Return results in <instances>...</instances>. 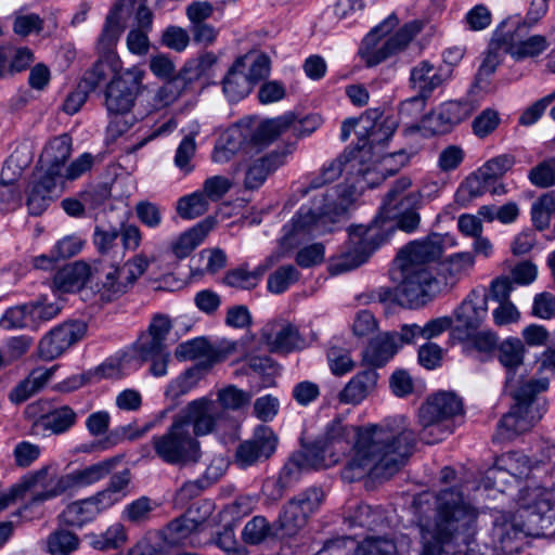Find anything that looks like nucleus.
I'll use <instances>...</instances> for the list:
<instances>
[{
  "mask_svg": "<svg viewBox=\"0 0 555 555\" xmlns=\"http://www.w3.org/2000/svg\"><path fill=\"white\" fill-rule=\"evenodd\" d=\"M352 439L354 444L341 473L349 482L369 475L387 477L397 473L411 454L415 435L402 415L364 427L349 425L343 416H337L326 425L322 437L310 449L334 464Z\"/></svg>",
  "mask_w": 555,
  "mask_h": 555,
  "instance_id": "nucleus-1",
  "label": "nucleus"
},
{
  "mask_svg": "<svg viewBox=\"0 0 555 555\" xmlns=\"http://www.w3.org/2000/svg\"><path fill=\"white\" fill-rule=\"evenodd\" d=\"M402 151L385 154L383 150L372 152V146L358 145L332 160L307 185L298 189L301 196L311 195L312 216L324 230L327 220L343 214L354 195L365 188H374L397 172L406 162Z\"/></svg>",
  "mask_w": 555,
  "mask_h": 555,
  "instance_id": "nucleus-2",
  "label": "nucleus"
},
{
  "mask_svg": "<svg viewBox=\"0 0 555 555\" xmlns=\"http://www.w3.org/2000/svg\"><path fill=\"white\" fill-rule=\"evenodd\" d=\"M446 237L431 233L401 248L393 261L391 278L397 283V296L402 305L417 307L439 292L431 263L444 253Z\"/></svg>",
  "mask_w": 555,
  "mask_h": 555,
  "instance_id": "nucleus-3",
  "label": "nucleus"
},
{
  "mask_svg": "<svg viewBox=\"0 0 555 555\" xmlns=\"http://www.w3.org/2000/svg\"><path fill=\"white\" fill-rule=\"evenodd\" d=\"M435 503V519L420 518L423 548L421 555H441V545L467 531L476 522L478 512L455 489H446L437 495L424 492L414 499V507L422 515L424 506Z\"/></svg>",
  "mask_w": 555,
  "mask_h": 555,
  "instance_id": "nucleus-4",
  "label": "nucleus"
},
{
  "mask_svg": "<svg viewBox=\"0 0 555 555\" xmlns=\"http://www.w3.org/2000/svg\"><path fill=\"white\" fill-rule=\"evenodd\" d=\"M294 122L293 115H284L262 122L243 120L230 128L215 145L211 159L216 164L230 162L237 152L246 157L253 151H262Z\"/></svg>",
  "mask_w": 555,
  "mask_h": 555,
  "instance_id": "nucleus-5",
  "label": "nucleus"
},
{
  "mask_svg": "<svg viewBox=\"0 0 555 555\" xmlns=\"http://www.w3.org/2000/svg\"><path fill=\"white\" fill-rule=\"evenodd\" d=\"M398 25L397 15L390 14L364 37L359 54L367 66H375L404 51L411 41L428 26V22L424 18L412 20L392 34Z\"/></svg>",
  "mask_w": 555,
  "mask_h": 555,
  "instance_id": "nucleus-6",
  "label": "nucleus"
},
{
  "mask_svg": "<svg viewBox=\"0 0 555 555\" xmlns=\"http://www.w3.org/2000/svg\"><path fill=\"white\" fill-rule=\"evenodd\" d=\"M312 210L302 206L298 214L283 228V236L280 242L281 250L271 254L255 271H247L243 268L232 270L224 276V283L231 287L250 289L255 287L266 270L279 262L285 253L296 247L310 234L323 232Z\"/></svg>",
  "mask_w": 555,
  "mask_h": 555,
  "instance_id": "nucleus-7",
  "label": "nucleus"
},
{
  "mask_svg": "<svg viewBox=\"0 0 555 555\" xmlns=\"http://www.w3.org/2000/svg\"><path fill=\"white\" fill-rule=\"evenodd\" d=\"M513 389L515 404L499 423L495 439L499 441L512 440L517 435L529 430L541 417L542 412L535 404V396L548 388V375H539L519 382L517 386L508 385Z\"/></svg>",
  "mask_w": 555,
  "mask_h": 555,
  "instance_id": "nucleus-8",
  "label": "nucleus"
},
{
  "mask_svg": "<svg viewBox=\"0 0 555 555\" xmlns=\"http://www.w3.org/2000/svg\"><path fill=\"white\" fill-rule=\"evenodd\" d=\"M461 398L450 391H440L427 398L418 409V424L422 427L421 439L427 443L441 440L442 425L462 414Z\"/></svg>",
  "mask_w": 555,
  "mask_h": 555,
  "instance_id": "nucleus-9",
  "label": "nucleus"
},
{
  "mask_svg": "<svg viewBox=\"0 0 555 555\" xmlns=\"http://www.w3.org/2000/svg\"><path fill=\"white\" fill-rule=\"evenodd\" d=\"M152 444L155 454L171 465L197 462L201 456L198 441L184 428V423L176 418L165 434L153 437Z\"/></svg>",
  "mask_w": 555,
  "mask_h": 555,
  "instance_id": "nucleus-10",
  "label": "nucleus"
},
{
  "mask_svg": "<svg viewBox=\"0 0 555 555\" xmlns=\"http://www.w3.org/2000/svg\"><path fill=\"white\" fill-rule=\"evenodd\" d=\"M384 238L377 240V227L356 225L349 232V247L346 253L334 258L330 264L333 274L353 270L364 263Z\"/></svg>",
  "mask_w": 555,
  "mask_h": 555,
  "instance_id": "nucleus-11",
  "label": "nucleus"
},
{
  "mask_svg": "<svg viewBox=\"0 0 555 555\" xmlns=\"http://www.w3.org/2000/svg\"><path fill=\"white\" fill-rule=\"evenodd\" d=\"M323 500L324 492L317 487H311L289 500L278 520L282 534L296 535L307 525L309 517L319 509Z\"/></svg>",
  "mask_w": 555,
  "mask_h": 555,
  "instance_id": "nucleus-12",
  "label": "nucleus"
},
{
  "mask_svg": "<svg viewBox=\"0 0 555 555\" xmlns=\"http://www.w3.org/2000/svg\"><path fill=\"white\" fill-rule=\"evenodd\" d=\"M144 72L138 67L125 69L106 86L104 105L108 114L124 115L131 111L140 92Z\"/></svg>",
  "mask_w": 555,
  "mask_h": 555,
  "instance_id": "nucleus-13",
  "label": "nucleus"
},
{
  "mask_svg": "<svg viewBox=\"0 0 555 555\" xmlns=\"http://www.w3.org/2000/svg\"><path fill=\"white\" fill-rule=\"evenodd\" d=\"M529 532V528L517 520L515 516L496 519L490 535L491 543L483 540L477 544L478 550L472 555H500L501 553L513 554L520 548V542Z\"/></svg>",
  "mask_w": 555,
  "mask_h": 555,
  "instance_id": "nucleus-14",
  "label": "nucleus"
},
{
  "mask_svg": "<svg viewBox=\"0 0 555 555\" xmlns=\"http://www.w3.org/2000/svg\"><path fill=\"white\" fill-rule=\"evenodd\" d=\"M44 403L36 402L26 408V415L31 420L35 435H60L67 431L76 423V413L68 405L46 410Z\"/></svg>",
  "mask_w": 555,
  "mask_h": 555,
  "instance_id": "nucleus-15",
  "label": "nucleus"
},
{
  "mask_svg": "<svg viewBox=\"0 0 555 555\" xmlns=\"http://www.w3.org/2000/svg\"><path fill=\"white\" fill-rule=\"evenodd\" d=\"M20 487L24 492H30L31 504L42 503L68 491L66 475L57 477L51 465L27 474Z\"/></svg>",
  "mask_w": 555,
  "mask_h": 555,
  "instance_id": "nucleus-16",
  "label": "nucleus"
},
{
  "mask_svg": "<svg viewBox=\"0 0 555 555\" xmlns=\"http://www.w3.org/2000/svg\"><path fill=\"white\" fill-rule=\"evenodd\" d=\"M87 325L81 321L64 322L49 331L39 341V356L44 360H54L81 340Z\"/></svg>",
  "mask_w": 555,
  "mask_h": 555,
  "instance_id": "nucleus-17",
  "label": "nucleus"
},
{
  "mask_svg": "<svg viewBox=\"0 0 555 555\" xmlns=\"http://www.w3.org/2000/svg\"><path fill=\"white\" fill-rule=\"evenodd\" d=\"M132 287L121 267L101 262L93 269L91 288L104 302L117 300Z\"/></svg>",
  "mask_w": 555,
  "mask_h": 555,
  "instance_id": "nucleus-18",
  "label": "nucleus"
},
{
  "mask_svg": "<svg viewBox=\"0 0 555 555\" xmlns=\"http://www.w3.org/2000/svg\"><path fill=\"white\" fill-rule=\"evenodd\" d=\"M221 415L214 400L202 397L189 402L175 418L182 421L188 430L192 425L195 436H205L214 431Z\"/></svg>",
  "mask_w": 555,
  "mask_h": 555,
  "instance_id": "nucleus-19",
  "label": "nucleus"
},
{
  "mask_svg": "<svg viewBox=\"0 0 555 555\" xmlns=\"http://www.w3.org/2000/svg\"><path fill=\"white\" fill-rule=\"evenodd\" d=\"M475 111L468 101H448L427 115L423 120V128L431 134H444L455 126L466 120Z\"/></svg>",
  "mask_w": 555,
  "mask_h": 555,
  "instance_id": "nucleus-20",
  "label": "nucleus"
},
{
  "mask_svg": "<svg viewBox=\"0 0 555 555\" xmlns=\"http://www.w3.org/2000/svg\"><path fill=\"white\" fill-rule=\"evenodd\" d=\"M531 468V462L527 455L520 452H507L495 460L494 465L487 470L486 479L492 487L503 491V486L509 482L508 477L514 480L526 478Z\"/></svg>",
  "mask_w": 555,
  "mask_h": 555,
  "instance_id": "nucleus-21",
  "label": "nucleus"
},
{
  "mask_svg": "<svg viewBox=\"0 0 555 555\" xmlns=\"http://www.w3.org/2000/svg\"><path fill=\"white\" fill-rule=\"evenodd\" d=\"M261 340L275 353H289L305 347L297 326L286 320L268 322L261 330Z\"/></svg>",
  "mask_w": 555,
  "mask_h": 555,
  "instance_id": "nucleus-22",
  "label": "nucleus"
},
{
  "mask_svg": "<svg viewBox=\"0 0 555 555\" xmlns=\"http://www.w3.org/2000/svg\"><path fill=\"white\" fill-rule=\"evenodd\" d=\"M134 0H118L106 16L102 33L98 39L99 54H116L115 47L126 28Z\"/></svg>",
  "mask_w": 555,
  "mask_h": 555,
  "instance_id": "nucleus-23",
  "label": "nucleus"
},
{
  "mask_svg": "<svg viewBox=\"0 0 555 555\" xmlns=\"http://www.w3.org/2000/svg\"><path fill=\"white\" fill-rule=\"evenodd\" d=\"M517 503L532 522H544L555 507V489L541 486L527 487L519 491Z\"/></svg>",
  "mask_w": 555,
  "mask_h": 555,
  "instance_id": "nucleus-24",
  "label": "nucleus"
},
{
  "mask_svg": "<svg viewBox=\"0 0 555 555\" xmlns=\"http://www.w3.org/2000/svg\"><path fill=\"white\" fill-rule=\"evenodd\" d=\"M488 314V297L483 292L473 291L455 310V331L463 333V338H470L472 334L481 325Z\"/></svg>",
  "mask_w": 555,
  "mask_h": 555,
  "instance_id": "nucleus-25",
  "label": "nucleus"
},
{
  "mask_svg": "<svg viewBox=\"0 0 555 555\" xmlns=\"http://www.w3.org/2000/svg\"><path fill=\"white\" fill-rule=\"evenodd\" d=\"M360 124L359 137L367 135L361 145L372 146V152L384 150V144L397 129V121L392 117H383L377 109L366 111L360 117Z\"/></svg>",
  "mask_w": 555,
  "mask_h": 555,
  "instance_id": "nucleus-26",
  "label": "nucleus"
},
{
  "mask_svg": "<svg viewBox=\"0 0 555 555\" xmlns=\"http://www.w3.org/2000/svg\"><path fill=\"white\" fill-rule=\"evenodd\" d=\"M276 437L268 427H259L253 439L242 442L235 453V461L241 467L250 466L267 460L276 448Z\"/></svg>",
  "mask_w": 555,
  "mask_h": 555,
  "instance_id": "nucleus-27",
  "label": "nucleus"
},
{
  "mask_svg": "<svg viewBox=\"0 0 555 555\" xmlns=\"http://www.w3.org/2000/svg\"><path fill=\"white\" fill-rule=\"evenodd\" d=\"M261 151H253L244 157V186L247 190L260 188L269 175L284 164V156L280 153L260 154Z\"/></svg>",
  "mask_w": 555,
  "mask_h": 555,
  "instance_id": "nucleus-28",
  "label": "nucleus"
},
{
  "mask_svg": "<svg viewBox=\"0 0 555 555\" xmlns=\"http://www.w3.org/2000/svg\"><path fill=\"white\" fill-rule=\"evenodd\" d=\"M526 26L518 25L513 34L503 37L505 50L516 61L535 59L548 48L547 39L542 35L525 37Z\"/></svg>",
  "mask_w": 555,
  "mask_h": 555,
  "instance_id": "nucleus-29",
  "label": "nucleus"
},
{
  "mask_svg": "<svg viewBox=\"0 0 555 555\" xmlns=\"http://www.w3.org/2000/svg\"><path fill=\"white\" fill-rule=\"evenodd\" d=\"M72 139L67 134L53 138L43 149L40 155L41 171L48 178H61L63 181V168L70 156Z\"/></svg>",
  "mask_w": 555,
  "mask_h": 555,
  "instance_id": "nucleus-30",
  "label": "nucleus"
},
{
  "mask_svg": "<svg viewBox=\"0 0 555 555\" xmlns=\"http://www.w3.org/2000/svg\"><path fill=\"white\" fill-rule=\"evenodd\" d=\"M63 191V181L61 178H48L41 173L31 184L27 196V207L29 214L34 216L41 215L52 201L60 196Z\"/></svg>",
  "mask_w": 555,
  "mask_h": 555,
  "instance_id": "nucleus-31",
  "label": "nucleus"
},
{
  "mask_svg": "<svg viewBox=\"0 0 555 555\" xmlns=\"http://www.w3.org/2000/svg\"><path fill=\"white\" fill-rule=\"evenodd\" d=\"M333 465V461H326L324 456L319 457L317 450L308 449L291 457L281 469L279 477L288 486L295 483L304 472L318 469Z\"/></svg>",
  "mask_w": 555,
  "mask_h": 555,
  "instance_id": "nucleus-32",
  "label": "nucleus"
},
{
  "mask_svg": "<svg viewBox=\"0 0 555 555\" xmlns=\"http://www.w3.org/2000/svg\"><path fill=\"white\" fill-rule=\"evenodd\" d=\"M214 225L215 220L212 218H206L196 223L171 241L169 245L170 251L178 259L189 257L205 241Z\"/></svg>",
  "mask_w": 555,
  "mask_h": 555,
  "instance_id": "nucleus-33",
  "label": "nucleus"
},
{
  "mask_svg": "<svg viewBox=\"0 0 555 555\" xmlns=\"http://www.w3.org/2000/svg\"><path fill=\"white\" fill-rule=\"evenodd\" d=\"M378 374L374 369H367L356 374L338 393V400L344 404L361 403L375 388Z\"/></svg>",
  "mask_w": 555,
  "mask_h": 555,
  "instance_id": "nucleus-34",
  "label": "nucleus"
},
{
  "mask_svg": "<svg viewBox=\"0 0 555 555\" xmlns=\"http://www.w3.org/2000/svg\"><path fill=\"white\" fill-rule=\"evenodd\" d=\"M92 275L93 271L86 262L77 261L67 264L54 276V291L59 294L79 291L87 282L91 283Z\"/></svg>",
  "mask_w": 555,
  "mask_h": 555,
  "instance_id": "nucleus-35",
  "label": "nucleus"
},
{
  "mask_svg": "<svg viewBox=\"0 0 555 555\" xmlns=\"http://www.w3.org/2000/svg\"><path fill=\"white\" fill-rule=\"evenodd\" d=\"M401 348L397 333H382L371 339L363 351V361L372 366H382Z\"/></svg>",
  "mask_w": 555,
  "mask_h": 555,
  "instance_id": "nucleus-36",
  "label": "nucleus"
},
{
  "mask_svg": "<svg viewBox=\"0 0 555 555\" xmlns=\"http://www.w3.org/2000/svg\"><path fill=\"white\" fill-rule=\"evenodd\" d=\"M179 361L198 360L197 364H209V370L218 361V352L203 337H197L179 344L175 349Z\"/></svg>",
  "mask_w": 555,
  "mask_h": 555,
  "instance_id": "nucleus-37",
  "label": "nucleus"
},
{
  "mask_svg": "<svg viewBox=\"0 0 555 555\" xmlns=\"http://www.w3.org/2000/svg\"><path fill=\"white\" fill-rule=\"evenodd\" d=\"M247 61L246 57H238L223 78V93L230 101H238L245 98L254 87L247 78V73L244 72V65Z\"/></svg>",
  "mask_w": 555,
  "mask_h": 555,
  "instance_id": "nucleus-38",
  "label": "nucleus"
},
{
  "mask_svg": "<svg viewBox=\"0 0 555 555\" xmlns=\"http://www.w3.org/2000/svg\"><path fill=\"white\" fill-rule=\"evenodd\" d=\"M56 365L51 367H38L18 383L10 392L9 398L13 403H22L37 393L52 377Z\"/></svg>",
  "mask_w": 555,
  "mask_h": 555,
  "instance_id": "nucleus-39",
  "label": "nucleus"
},
{
  "mask_svg": "<svg viewBox=\"0 0 555 555\" xmlns=\"http://www.w3.org/2000/svg\"><path fill=\"white\" fill-rule=\"evenodd\" d=\"M116 463V459H108L66 474L68 491L88 487L102 480L112 472Z\"/></svg>",
  "mask_w": 555,
  "mask_h": 555,
  "instance_id": "nucleus-40",
  "label": "nucleus"
},
{
  "mask_svg": "<svg viewBox=\"0 0 555 555\" xmlns=\"http://www.w3.org/2000/svg\"><path fill=\"white\" fill-rule=\"evenodd\" d=\"M449 74L443 75L442 69H436L428 61H422L411 69L410 81L414 89L423 95L429 94L439 87Z\"/></svg>",
  "mask_w": 555,
  "mask_h": 555,
  "instance_id": "nucleus-41",
  "label": "nucleus"
},
{
  "mask_svg": "<svg viewBox=\"0 0 555 555\" xmlns=\"http://www.w3.org/2000/svg\"><path fill=\"white\" fill-rule=\"evenodd\" d=\"M122 72L121 61L117 54H100L99 61L85 74L82 81L93 90L107 78L113 79Z\"/></svg>",
  "mask_w": 555,
  "mask_h": 555,
  "instance_id": "nucleus-42",
  "label": "nucleus"
},
{
  "mask_svg": "<svg viewBox=\"0 0 555 555\" xmlns=\"http://www.w3.org/2000/svg\"><path fill=\"white\" fill-rule=\"evenodd\" d=\"M209 371V364H195L185 370L177 378L172 379L166 388V397L171 400L186 395L191 391L203 376Z\"/></svg>",
  "mask_w": 555,
  "mask_h": 555,
  "instance_id": "nucleus-43",
  "label": "nucleus"
},
{
  "mask_svg": "<svg viewBox=\"0 0 555 555\" xmlns=\"http://www.w3.org/2000/svg\"><path fill=\"white\" fill-rule=\"evenodd\" d=\"M30 309L36 325V330L43 322L56 318L64 307V298L56 291L51 294L41 295L36 300L30 301Z\"/></svg>",
  "mask_w": 555,
  "mask_h": 555,
  "instance_id": "nucleus-44",
  "label": "nucleus"
},
{
  "mask_svg": "<svg viewBox=\"0 0 555 555\" xmlns=\"http://www.w3.org/2000/svg\"><path fill=\"white\" fill-rule=\"evenodd\" d=\"M96 507L90 498L78 500L69 505L60 515V520L68 527L81 528L98 517Z\"/></svg>",
  "mask_w": 555,
  "mask_h": 555,
  "instance_id": "nucleus-45",
  "label": "nucleus"
},
{
  "mask_svg": "<svg viewBox=\"0 0 555 555\" xmlns=\"http://www.w3.org/2000/svg\"><path fill=\"white\" fill-rule=\"evenodd\" d=\"M525 346L518 338H508L499 346V361L507 370L506 383L511 385L514 373L522 365Z\"/></svg>",
  "mask_w": 555,
  "mask_h": 555,
  "instance_id": "nucleus-46",
  "label": "nucleus"
},
{
  "mask_svg": "<svg viewBox=\"0 0 555 555\" xmlns=\"http://www.w3.org/2000/svg\"><path fill=\"white\" fill-rule=\"evenodd\" d=\"M474 267L475 259L470 251L455 253L444 260L442 274L446 282L453 285L466 276Z\"/></svg>",
  "mask_w": 555,
  "mask_h": 555,
  "instance_id": "nucleus-47",
  "label": "nucleus"
},
{
  "mask_svg": "<svg viewBox=\"0 0 555 555\" xmlns=\"http://www.w3.org/2000/svg\"><path fill=\"white\" fill-rule=\"evenodd\" d=\"M30 305L24 304L9 308L0 319V327L4 330H36Z\"/></svg>",
  "mask_w": 555,
  "mask_h": 555,
  "instance_id": "nucleus-48",
  "label": "nucleus"
},
{
  "mask_svg": "<svg viewBox=\"0 0 555 555\" xmlns=\"http://www.w3.org/2000/svg\"><path fill=\"white\" fill-rule=\"evenodd\" d=\"M198 125L195 124L190 132L184 135L176 150L173 158L175 165L185 173H189L193 170L191 160L196 153L197 146L195 138L198 134Z\"/></svg>",
  "mask_w": 555,
  "mask_h": 555,
  "instance_id": "nucleus-49",
  "label": "nucleus"
},
{
  "mask_svg": "<svg viewBox=\"0 0 555 555\" xmlns=\"http://www.w3.org/2000/svg\"><path fill=\"white\" fill-rule=\"evenodd\" d=\"M197 530L186 520L185 514L172 520L164 530V540L170 545L194 544L193 534Z\"/></svg>",
  "mask_w": 555,
  "mask_h": 555,
  "instance_id": "nucleus-50",
  "label": "nucleus"
},
{
  "mask_svg": "<svg viewBox=\"0 0 555 555\" xmlns=\"http://www.w3.org/2000/svg\"><path fill=\"white\" fill-rule=\"evenodd\" d=\"M489 183L479 177V172L470 175L457 189L454 201L461 207H466L474 199L481 196L489 188Z\"/></svg>",
  "mask_w": 555,
  "mask_h": 555,
  "instance_id": "nucleus-51",
  "label": "nucleus"
},
{
  "mask_svg": "<svg viewBox=\"0 0 555 555\" xmlns=\"http://www.w3.org/2000/svg\"><path fill=\"white\" fill-rule=\"evenodd\" d=\"M80 540L77 534L59 529L53 531L47 539V550L51 555H70L79 546Z\"/></svg>",
  "mask_w": 555,
  "mask_h": 555,
  "instance_id": "nucleus-52",
  "label": "nucleus"
},
{
  "mask_svg": "<svg viewBox=\"0 0 555 555\" xmlns=\"http://www.w3.org/2000/svg\"><path fill=\"white\" fill-rule=\"evenodd\" d=\"M209 203L202 191H196L178 201L177 212L183 219H195L208 210Z\"/></svg>",
  "mask_w": 555,
  "mask_h": 555,
  "instance_id": "nucleus-53",
  "label": "nucleus"
},
{
  "mask_svg": "<svg viewBox=\"0 0 555 555\" xmlns=\"http://www.w3.org/2000/svg\"><path fill=\"white\" fill-rule=\"evenodd\" d=\"M253 393L228 385L217 391V401L223 410L238 411L250 403Z\"/></svg>",
  "mask_w": 555,
  "mask_h": 555,
  "instance_id": "nucleus-54",
  "label": "nucleus"
},
{
  "mask_svg": "<svg viewBox=\"0 0 555 555\" xmlns=\"http://www.w3.org/2000/svg\"><path fill=\"white\" fill-rule=\"evenodd\" d=\"M127 535L121 524H113L105 532L91 535L90 544L99 551L114 550L126 542Z\"/></svg>",
  "mask_w": 555,
  "mask_h": 555,
  "instance_id": "nucleus-55",
  "label": "nucleus"
},
{
  "mask_svg": "<svg viewBox=\"0 0 555 555\" xmlns=\"http://www.w3.org/2000/svg\"><path fill=\"white\" fill-rule=\"evenodd\" d=\"M555 211V196L553 193L541 195L531 207V218L534 227L544 230L550 225L551 215Z\"/></svg>",
  "mask_w": 555,
  "mask_h": 555,
  "instance_id": "nucleus-56",
  "label": "nucleus"
},
{
  "mask_svg": "<svg viewBox=\"0 0 555 555\" xmlns=\"http://www.w3.org/2000/svg\"><path fill=\"white\" fill-rule=\"evenodd\" d=\"M514 157L511 155H500L489 159L477 171L486 182L491 184L502 178L514 165Z\"/></svg>",
  "mask_w": 555,
  "mask_h": 555,
  "instance_id": "nucleus-57",
  "label": "nucleus"
},
{
  "mask_svg": "<svg viewBox=\"0 0 555 555\" xmlns=\"http://www.w3.org/2000/svg\"><path fill=\"white\" fill-rule=\"evenodd\" d=\"M354 555H397V546L390 539L370 537L358 545Z\"/></svg>",
  "mask_w": 555,
  "mask_h": 555,
  "instance_id": "nucleus-58",
  "label": "nucleus"
},
{
  "mask_svg": "<svg viewBox=\"0 0 555 555\" xmlns=\"http://www.w3.org/2000/svg\"><path fill=\"white\" fill-rule=\"evenodd\" d=\"M505 52L507 53V51L505 50V44L503 43V38L493 39L490 42L483 61L479 67L478 76L489 77L490 75H492L495 72L496 67L501 64Z\"/></svg>",
  "mask_w": 555,
  "mask_h": 555,
  "instance_id": "nucleus-59",
  "label": "nucleus"
},
{
  "mask_svg": "<svg viewBox=\"0 0 555 555\" xmlns=\"http://www.w3.org/2000/svg\"><path fill=\"white\" fill-rule=\"evenodd\" d=\"M299 278V272L294 266H284L270 274L268 289L273 294L285 292Z\"/></svg>",
  "mask_w": 555,
  "mask_h": 555,
  "instance_id": "nucleus-60",
  "label": "nucleus"
},
{
  "mask_svg": "<svg viewBox=\"0 0 555 555\" xmlns=\"http://www.w3.org/2000/svg\"><path fill=\"white\" fill-rule=\"evenodd\" d=\"M243 57L248 59L247 63L244 65V72L247 73V78L253 86L269 76L271 64L270 59L266 54H247Z\"/></svg>",
  "mask_w": 555,
  "mask_h": 555,
  "instance_id": "nucleus-61",
  "label": "nucleus"
},
{
  "mask_svg": "<svg viewBox=\"0 0 555 555\" xmlns=\"http://www.w3.org/2000/svg\"><path fill=\"white\" fill-rule=\"evenodd\" d=\"M134 351L142 360L155 358L167 352L166 344L160 339L143 332L134 343Z\"/></svg>",
  "mask_w": 555,
  "mask_h": 555,
  "instance_id": "nucleus-62",
  "label": "nucleus"
},
{
  "mask_svg": "<svg viewBox=\"0 0 555 555\" xmlns=\"http://www.w3.org/2000/svg\"><path fill=\"white\" fill-rule=\"evenodd\" d=\"M191 41L189 31L177 25H170L162 34L160 42L166 48L176 52L184 51Z\"/></svg>",
  "mask_w": 555,
  "mask_h": 555,
  "instance_id": "nucleus-63",
  "label": "nucleus"
},
{
  "mask_svg": "<svg viewBox=\"0 0 555 555\" xmlns=\"http://www.w3.org/2000/svg\"><path fill=\"white\" fill-rule=\"evenodd\" d=\"M530 182L539 188H548L555 185V158L545 160L529 172Z\"/></svg>",
  "mask_w": 555,
  "mask_h": 555,
  "instance_id": "nucleus-64",
  "label": "nucleus"
}]
</instances>
